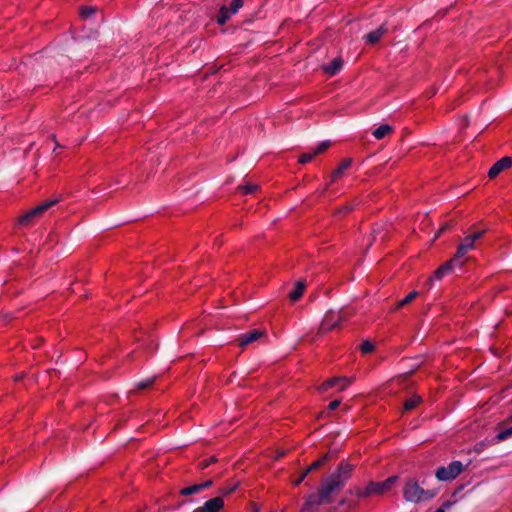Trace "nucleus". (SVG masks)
I'll use <instances>...</instances> for the list:
<instances>
[{
	"label": "nucleus",
	"mask_w": 512,
	"mask_h": 512,
	"mask_svg": "<svg viewBox=\"0 0 512 512\" xmlns=\"http://www.w3.org/2000/svg\"><path fill=\"white\" fill-rule=\"evenodd\" d=\"M353 469L354 465L342 461L332 474L321 480L317 494L324 503L332 502V495L344 487L346 481L351 477Z\"/></svg>",
	"instance_id": "nucleus-1"
},
{
	"label": "nucleus",
	"mask_w": 512,
	"mask_h": 512,
	"mask_svg": "<svg viewBox=\"0 0 512 512\" xmlns=\"http://www.w3.org/2000/svg\"><path fill=\"white\" fill-rule=\"evenodd\" d=\"M435 495V491L423 489L414 478L406 481L403 490L404 499L415 504L432 499Z\"/></svg>",
	"instance_id": "nucleus-2"
},
{
	"label": "nucleus",
	"mask_w": 512,
	"mask_h": 512,
	"mask_svg": "<svg viewBox=\"0 0 512 512\" xmlns=\"http://www.w3.org/2000/svg\"><path fill=\"white\" fill-rule=\"evenodd\" d=\"M398 476H391L383 482H369L367 487L363 491L357 492L359 497H368L372 493L382 495L389 491L392 486L397 482Z\"/></svg>",
	"instance_id": "nucleus-3"
},
{
	"label": "nucleus",
	"mask_w": 512,
	"mask_h": 512,
	"mask_svg": "<svg viewBox=\"0 0 512 512\" xmlns=\"http://www.w3.org/2000/svg\"><path fill=\"white\" fill-rule=\"evenodd\" d=\"M464 470V465L460 461H454L447 467L437 469L435 476L439 481H450L455 479Z\"/></svg>",
	"instance_id": "nucleus-4"
},
{
	"label": "nucleus",
	"mask_w": 512,
	"mask_h": 512,
	"mask_svg": "<svg viewBox=\"0 0 512 512\" xmlns=\"http://www.w3.org/2000/svg\"><path fill=\"white\" fill-rule=\"evenodd\" d=\"M57 202H58L57 199L49 200V201H45L42 204L36 206L35 208L28 211L26 214H24L19 219V224L23 225V226L30 225L36 218L41 217L45 211H47L50 207L55 205Z\"/></svg>",
	"instance_id": "nucleus-5"
},
{
	"label": "nucleus",
	"mask_w": 512,
	"mask_h": 512,
	"mask_svg": "<svg viewBox=\"0 0 512 512\" xmlns=\"http://www.w3.org/2000/svg\"><path fill=\"white\" fill-rule=\"evenodd\" d=\"M57 202H58L57 199L49 200V201H45L42 204L36 206L35 208L28 211L26 214H24L19 219V224L23 225V226L30 225L36 218L41 217L45 211H47L50 207L55 205Z\"/></svg>",
	"instance_id": "nucleus-6"
},
{
	"label": "nucleus",
	"mask_w": 512,
	"mask_h": 512,
	"mask_svg": "<svg viewBox=\"0 0 512 512\" xmlns=\"http://www.w3.org/2000/svg\"><path fill=\"white\" fill-rule=\"evenodd\" d=\"M338 454V449H332L331 445H329V451L324 454L322 457H320L318 460L313 462L307 469H305L298 479H296L293 484L295 486H298L302 481L307 477V475L318 468H320L324 463L331 460L332 458L336 457Z\"/></svg>",
	"instance_id": "nucleus-7"
},
{
	"label": "nucleus",
	"mask_w": 512,
	"mask_h": 512,
	"mask_svg": "<svg viewBox=\"0 0 512 512\" xmlns=\"http://www.w3.org/2000/svg\"><path fill=\"white\" fill-rule=\"evenodd\" d=\"M475 243L476 242H474L473 238H471L469 235L465 236L462 239V242L459 244L457 251L453 257V260H459L463 258L468 251L474 250Z\"/></svg>",
	"instance_id": "nucleus-8"
},
{
	"label": "nucleus",
	"mask_w": 512,
	"mask_h": 512,
	"mask_svg": "<svg viewBox=\"0 0 512 512\" xmlns=\"http://www.w3.org/2000/svg\"><path fill=\"white\" fill-rule=\"evenodd\" d=\"M512 165V158L511 157H503L499 161H497L489 170L488 176L493 179L497 177L502 171L505 169L510 168Z\"/></svg>",
	"instance_id": "nucleus-9"
},
{
	"label": "nucleus",
	"mask_w": 512,
	"mask_h": 512,
	"mask_svg": "<svg viewBox=\"0 0 512 512\" xmlns=\"http://www.w3.org/2000/svg\"><path fill=\"white\" fill-rule=\"evenodd\" d=\"M224 507V501L221 497L212 498L197 508L194 512H219Z\"/></svg>",
	"instance_id": "nucleus-10"
},
{
	"label": "nucleus",
	"mask_w": 512,
	"mask_h": 512,
	"mask_svg": "<svg viewBox=\"0 0 512 512\" xmlns=\"http://www.w3.org/2000/svg\"><path fill=\"white\" fill-rule=\"evenodd\" d=\"M324 504V501L320 499L318 494H309L304 504L302 505L300 512H314L318 506Z\"/></svg>",
	"instance_id": "nucleus-11"
},
{
	"label": "nucleus",
	"mask_w": 512,
	"mask_h": 512,
	"mask_svg": "<svg viewBox=\"0 0 512 512\" xmlns=\"http://www.w3.org/2000/svg\"><path fill=\"white\" fill-rule=\"evenodd\" d=\"M342 66H343V60L341 57H336L334 58L331 63L329 64H326V65H323L321 67V69L329 74V75H335L337 74L341 69H342Z\"/></svg>",
	"instance_id": "nucleus-12"
},
{
	"label": "nucleus",
	"mask_w": 512,
	"mask_h": 512,
	"mask_svg": "<svg viewBox=\"0 0 512 512\" xmlns=\"http://www.w3.org/2000/svg\"><path fill=\"white\" fill-rule=\"evenodd\" d=\"M264 335V331L255 330L249 334L243 335L237 339L240 347H245L248 344H251L257 341Z\"/></svg>",
	"instance_id": "nucleus-13"
},
{
	"label": "nucleus",
	"mask_w": 512,
	"mask_h": 512,
	"mask_svg": "<svg viewBox=\"0 0 512 512\" xmlns=\"http://www.w3.org/2000/svg\"><path fill=\"white\" fill-rule=\"evenodd\" d=\"M98 14L102 18L101 13H99V10L96 6H82L79 9V15L83 20H89L92 18L96 19Z\"/></svg>",
	"instance_id": "nucleus-14"
},
{
	"label": "nucleus",
	"mask_w": 512,
	"mask_h": 512,
	"mask_svg": "<svg viewBox=\"0 0 512 512\" xmlns=\"http://www.w3.org/2000/svg\"><path fill=\"white\" fill-rule=\"evenodd\" d=\"M497 429L499 430L498 434L496 435V439L498 441H504L512 437V425L507 426V422H500L497 425Z\"/></svg>",
	"instance_id": "nucleus-15"
},
{
	"label": "nucleus",
	"mask_w": 512,
	"mask_h": 512,
	"mask_svg": "<svg viewBox=\"0 0 512 512\" xmlns=\"http://www.w3.org/2000/svg\"><path fill=\"white\" fill-rule=\"evenodd\" d=\"M456 260L450 259L449 261L445 262L442 266H440L435 272H434V278L437 280L442 279V277L450 273L453 270V263Z\"/></svg>",
	"instance_id": "nucleus-16"
},
{
	"label": "nucleus",
	"mask_w": 512,
	"mask_h": 512,
	"mask_svg": "<svg viewBox=\"0 0 512 512\" xmlns=\"http://www.w3.org/2000/svg\"><path fill=\"white\" fill-rule=\"evenodd\" d=\"M351 163H352L351 158H347V159L343 160L341 162V164L339 165V167L332 172L331 180L335 181V180H337L338 177H341L343 175L344 171L351 165Z\"/></svg>",
	"instance_id": "nucleus-17"
},
{
	"label": "nucleus",
	"mask_w": 512,
	"mask_h": 512,
	"mask_svg": "<svg viewBox=\"0 0 512 512\" xmlns=\"http://www.w3.org/2000/svg\"><path fill=\"white\" fill-rule=\"evenodd\" d=\"M305 287H306V285H305L304 281H298L296 283L295 289L292 292H290V294H289L290 300L297 301L298 299H300L301 296L303 295Z\"/></svg>",
	"instance_id": "nucleus-18"
},
{
	"label": "nucleus",
	"mask_w": 512,
	"mask_h": 512,
	"mask_svg": "<svg viewBox=\"0 0 512 512\" xmlns=\"http://www.w3.org/2000/svg\"><path fill=\"white\" fill-rule=\"evenodd\" d=\"M392 131H393L392 126H390L388 124H383V125L379 126L377 129H375L372 134L376 139H382L386 135L390 134Z\"/></svg>",
	"instance_id": "nucleus-19"
},
{
	"label": "nucleus",
	"mask_w": 512,
	"mask_h": 512,
	"mask_svg": "<svg viewBox=\"0 0 512 512\" xmlns=\"http://www.w3.org/2000/svg\"><path fill=\"white\" fill-rule=\"evenodd\" d=\"M155 378L156 377H151L146 380L136 382L135 388L133 390H130V394H134L138 390H142V389H146V388L150 387L154 383Z\"/></svg>",
	"instance_id": "nucleus-20"
},
{
	"label": "nucleus",
	"mask_w": 512,
	"mask_h": 512,
	"mask_svg": "<svg viewBox=\"0 0 512 512\" xmlns=\"http://www.w3.org/2000/svg\"><path fill=\"white\" fill-rule=\"evenodd\" d=\"M231 16L226 10V5H223L216 15V21L219 25H224Z\"/></svg>",
	"instance_id": "nucleus-21"
},
{
	"label": "nucleus",
	"mask_w": 512,
	"mask_h": 512,
	"mask_svg": "<svg viewBox=\"0 0 512 512\" xmlns=\"http://www.w3.org/2000/svg\"><path fill=\"white\" fill-rule=\"evenodd\" d=\"M422 402V398L419 395L414 394L411 399L404 402V411H410L417 407Z\"/></svg>",
	"instance_id": "nucleus-22"
},
{
	"label": "nucleus",
	"mask_w": 512,
	"mask_h": 512,
	"mask_svg": "<svg viewBox=\"0 0 512 512\" xmlns=\"http://www.w3.org/2000/svg\"><path fill=\"white\" fill-rule=\"evenodd\" d=\"M244 0H231L228 6H226V10L231 15H235L238 11L243 7Z\"/></svg>",
	"instance_id": "nucleus-23"
},
{
	"label": "nucleus",
	"mask_w": 512,
	"mask_h": 512,
	"mask_svg": "<svg viewBox=\"0 0 512 512\" xmlns=\"http://www.w3.org/2000/svg\"><path fill=\"white\" fill-rule=\"evenodd\" d=\"M417 296H418V292L417 291L411 292L402 301L397 303L396 309L401 308V307L411 303Z\"/></svg>",
	"instance_id": "nucleus-24"
},
{
	"label": "nucleus",
	"mask_w": 512,
	"mask_h": 512,
	"mask_svg": "<svg viewBox=\"0 0 512 512\" xmlns=\"http://www.w3.org/2000/svg\"><path fill=\"white\" fill-rule=\"evenodd\" d=\"M331 146V141L329 140H326V141H323L321 142L317 148L313 151V154L315 156L325 152L329 147Z\"/></svg>",
	"instance_id": "nucleus-25"
},
{
	"label": "nucleus",
	"mask_w": 512,
	"mask_h": 512,
	"mask_svg": "<svg viewBox=\"0 0 512 512\" xmlns=\"http://www.w3.org/2000/svg\"><path fill=\"white\" fill-rule=\"evenodd\" d=\"M200 491V487L198 484L192 485L190 487L184 488L180 491V494L182 496H189L195 493H198Z\"/></svg>",
	"instance_id": "nucleus-26"
},
{
	"label": "nucleus",
	"mask_w": 512,
	"mask_h": 512,
	"mask_svg": "<svg viewBox=\"0 0 512 512\" xmlns=\"http://www.w3.org/2000/svg\"><path fill=\"white\" fill-rule=\"evenodd\" d=\"M340 379L341 378H331V379H328L327 381H325L321 386H319V390L320 391H326L328 388L334 386L335 384H337L338 382H340Z\"/></svg>",
	"instance_id": "nucleus-27"
},
{
	"label": "nucleus",
	"mask_w": 512,
	"mask_h": 512,
	"mask_svg": "<svg viewBox=\"0 0 512 512\" xmlns=\"http://www.w3.org/2000/svg\"><path fill=\"white\" fill-rule=\"evenodd\" d=\"M375 346L370 341L366 340L361 345L360 349L363 353H370L374 350Z\"/></svg>",
	"instance_id": "nucleus-28"
},
{
	"label": "nucleus",
	"mask_w": 512,
	"mask_h": 512,
	"mask_svg": "<svg viewBox=\"0 0 512 512\" xmlns=\"http://www.w3.org/2000/svg\"><path fill=\"white\" fill-rule=\"evenodd\" d=\"M382 34H367L365 40L369 44H376L381 39Z\"/></svg>",
	"instance_id": "nucleus-29"
},
{
	"label": "nucleus",
	"mask_w": 512,
	"mask_h": 512,
	"mask_svg": "<svg viewBox=\"0 0 512 512\" xmlns=\"http://www.w3.org/2000/svg\"><path fill=\"white\" fill-rule=\"evenodd\" d=\"M239 190H243L246 193H252L254 191H257L259 189V186L257 184H247L244 186H239Z\"/></svg>",
	"instance_id": "nucleus-30"
},
{
	"label": "nucleus",
	"mask_w": 512,
	"mask_h": 512,
	"mask_svg": "<svg viewBox=\"0 0 512 512\" xmlns=\"http://www.w3.org/2000/svg\"><path fill=\"white\" fill-rule=\"evenodd\" d=\"M315 157V155L312 153H304V154H301L299 156V163L300 164H306L308 163L309 161H311L313 158Z\"/></svg>",
	"instance_id": "nucleus-31"
},
{
	"label": "nucleus",
	"mask_w": 512,
	"mask_h": 512,
	"mask_svg": "<svg viewBox=\"0 0 512 512\" xmlns=\"http://www.w3.org/2000/svg\"><path fill=\"white\" fill-rule=\"evenodd\" d=\"M218 459L215 456H212L209 460L202 461L200 463V468L205 469L207 468L211 463H216Z\"/></svg>",
	"instance_id": "nucleus-32"
},
{
	"label": "nucleus",
	"mask_w": 512,
	"mask_h": 512,
	"mask_svg": "<svg viewBox=\"0 0 512 512\" xmlns=\"http://www.w3.org/2000/svg\"><path fill=\"white\" fill-rule=\"evenodd\" d=\"M486 233V230L476 231L469 236L473 238V241L476 242L477 240L481 239L483 235Z\"/></svg>",
	"instance_id": "nucleus-33"
},
{
	"label": "nucleus",
	"mask_w": 512,
	"mask_h": 512,
	"mask_svg": "<svg viewBox=\"0 0 512 512\" xmlns=\"http://www.w3.org/2000/svg\"><path fill=\"white\" fill-rule=\"evenodd\" d=\"M452 226V223H447L441 227V229L436 233L433 241H435L446 229L450 228Z\"/></svg>",
	"instance_id": "nucleus-34"
},
{
	"label": "nucleus",
	"mask_w": 512,
	"mask_h": 512,
	"mask_svg": "<svg viewBox=\"0 0 512 512\" xmlns=\"http://www.w3.org/2000/svg\"><path fill=\"white\" fill-rule=\"evenodd\" d=\"M433 23H434L433 20H427V21L423 22L422 25L419 28H422V29H432L433 28Z\"/></svg>",
	"instance_id": "nucleus-35"
},
{
	"label": "nucleus",
	"mask_w": 512,
	"mask_h": 512,
	"mask_svg": "<svg viewBox=\"0 0 512 512\" xmlns=\"http://www.w3.org/2000/svg\"><path fill=\"white\" fill-rule=\"evenodd\" d=\"M340 404H341L340 400H334L329 404L328 408H329V410H335L336 408H338L340 406Z\"/></svg>",
	"instance_id": "nucleus-36"
},
{
	"label": "nucleus",
	"mask_w": 512,
	"mask_h": 512,
	"mask_svg": "<svg viewBox=\"0 0 512 512\" xmlns=\"http://www.w3.org/2000/svg\"><path fill=\"white\" fill-rule=\"evenodd\" d=\"M343 319H345V315L341 313V316H340V318H338V321L332 323L331 326L328 329H333V328L338 327L339 324H340V321L343 320Z\"/></svg>",
	"instance_id": "nucleus-37"
},
{
	"label": "nucleus",
	"mask_w": 512,
	"mask_h": 512,
	"mask_svg": "<svg viewBox=\"0 0 512 512\" xmlns=\"http://www.w3.org/2000/svg\"><path fill=\"white\" fill-rule=\"evenodd\" d=\"M212 484H213L212 480H207L206 482H204L202 484H198V486L200 487V490H202V489L212 486Z\"/></svg>",
	"instance_id": "nucleus-38"
},
{
	"label": "nucleus",
	"mask_w": 512,
	"mask_h": 512,
	"mask_svg": "<svg viewBox=\"0 0 512 512\" xmlns=\"http://www.w3.org/2000/svg\"><path fill=\"white\" fill-rule=\"evenodd\" d=\"M238 485H239V483H236L234 486L228 487V490H223L222 493L224 495L230 494L237 489Z\"/></svg>",
	"instance_id": "nucleus-39"
},
{
	"label": "nucleus",
	"mask_w": 512,
	"mask_h": 512,
	"mask_svg": "<svg viewBox=\"0 0 512 512\" xmlns=\"http://www.w3.org/2000/svg\"><path fill=\"white\" fill-rule=\"evenodd\" d=\"M352 210H353V206L352 205H346L342 209L337 210L336 213L350 212Z\"/></svg>",
	"instance_id": "nucleus-40"
},
{
	"label": "nucleus",
	"mask_w": 512,
	"mask_h": 512,
	"mask_svg": "<svg viewBox=\"0 0 512 512\" xmlns=\"http://www.w3.org/2000/svg\"><path fill=\"white\" fill-rule=\"evenodd\" d=\"M372 32H388V28L385 26V24H381L376 30H373Z\"/></svg>",
	"instance_id": "nucleus-41"
},
{
	"label": "nucleus",
	"mask_w": 512,
	"mask_h": 512,
	"mask_svg": "<svg viewBox=\"0 0 512 512\" xmlns=\"http://www.w3.org/2000/svg\"><path fill=\"white\" fill-rule=\"evenodd\" d=\"M451 505H452V502H450V501H446V502H444V503H443V505H442V507H441V508H443V509H444V508H448V507H450Z\"/></svg>",
	"instance_id": "nucleus-42"
},
{
	"label": "nucleus",
	"mask_w": 512,
	"mask_h": 512,
	"mask_svg": "<svg viewBox=\"0 0 512 512\" xmlns=\"http://www.w3.org/2000/svg\"><path fill=\"white\" fill-rule=\"evenodd\" d=\"M285 453H286V452H285L284 450H281V451H279V452L277 453V455H276V457H275V458L277 459V458H279V457H281V456H284V455H285Z\"/></svg>",
	"instance_id": "nucleus-43"
},
{
	"label": "nucleus",
	"mask_w": 512,
	"mask_h": 512,
	"mask_svg": "<svg viewBox=\"0 0 512 512\" xmlns=\"http://www.w3.org/2000/svg\"><path fill=\"white\" fill-rule=\"evenodd\" d=\"M341 378H342V379H340V381H342V382H348V383H350V382H351V381H350L347 377H345V376H343V377H341Z\"/></svg>",
	"instance_id": "nucleus-44"
},
{
	"label": "nucleus",
	"mask_w": 512,
	"mask_h": 512,
	"mask_svg": "<svg viewBox=\"0 0 512 512\" xmlns=\"http://www.w3.org/2000/svg\"><path fill=\"white\" fill-rule=\"evenodd\" d=\"M326 331V329L323 327V324L321 325V327L319 328V333H324Z\"/></svg>",
	"instance_id": "nucleus-45"
},
{
	"label": "nucleus",
	"mask_w": 512,
	"mask_h": 512,
	"mask_svg": "<svg viewBox=\"0 0 512 512\" xmlns=\"http://www.w3.org/2000/svg\"><path fill=\"white\" fill-rule=\"evenodd\" d=\"M436 92H437V90L435 88H432V90H430L431 95L436 94Z\"/></svg>",
	"instance_id": "nucleus-46"
},
{
	"label": "nucleus",
	"mask_w": 512,
	"mask_h": 512,
	"mask_svg": "<svg viewBox=\"0 0 512 512\" xmlns=\"http://www.w3.org/2000/svg\"><path fill=\"white\" fill-rule=\"evenodd\" d=\"M251 21H252V19H251V18H248V19H246V20L244 21V24H248V23H250Z\"/></svg>",
	"instance_id": "nucleus-47"
},
{
	"label": "nucleus",
	"mask_w": 512,
	"mask_h": 512,
	"mask_svg": "<svg viewBox=\"0 0 512 512\" xmlns=\"http://www.w3.org/2000/svg\"><path fill=\"white\" fill-rule=\"evenodd\" d=\"M435 512H445L443 508H438Z\"/></svg>",
	"instance_id": "nucleus-48"
},
{
	"label": "nucleus",
	"mask_w": 512,
	"mask_h": 512,
	"mask_svg": "<svg viewBox=\"0 0 512 512\" xmlns=\"http://www.w3.org/2000/svg\"><path fill=\"white\" fill-rule=\"evenodd\" d=\"M464 123H465L466 125H468V117H467V116H465V118H464Z\"/></svg>",
	"instance_id": "nucleus-49"
},
{
	"label": "nucleus",
	"mask_w": 512,
	"mask_h": 512,
	"mask_svg": "<svg viewBox=\"0 0 512 512\" xmlns=\"http://www.w3.org/2000/svg\"><path fill=\"white\" fill-rule=\"evenodd\" d=\"M432 280H433V278H432V277H431V278H429L428 283H429V284H431V283H432Z\"/></svg>",
	"instance_id": "nucleus-50"
},
{
	"label": "nucleus",
	"mask_w": 512,
	"mask_h": 512,
	"mask_svg": "<svg viewBox=\"0 0 512 512\" xmlns=\"http://www.w3.org/2000/svg\"><path fill=\"white\" fill-rule=\"evenodd\" d=\"M139 438L138 437H132L130 438V440H138Z\"/></svg>",
	"instance_id": "nucleus-51"
}]
</instances>
